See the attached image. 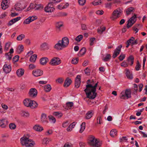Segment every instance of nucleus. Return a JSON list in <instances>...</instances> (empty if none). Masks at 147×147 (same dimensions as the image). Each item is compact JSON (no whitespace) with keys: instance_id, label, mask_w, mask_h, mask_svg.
I'll return each mask as SVG.
<instances>
[{"instance_id":"nucleus-36","label":"nucleus","mask_w":147,"mask_h":147,"mask_svg":"<svg viewBox=\"0 0 147 147\" xmlns=\"http://www.w3.org/2000/svg\"><path fill=\"white\" fill-rule=\"evenodd\" d=\"M63 25V23L61 21L57 22L56 23L55 26L59 30H60V28Z\"/></svg>"},{"instance_id":"nucleus-7","label":"nucleus","mask_w":147,"mask_h":147,"mask_svg":"<svg viewBox=\"0 0 147 147\" xmlns=\"http://www.w3.org/2000/svg\"><path fill=\"white\" fill-rule=\"evenodd\" d=\"M61 63V60L58 57H54L52 58L49 63V64L55 66L58 65Z\"/></svg>"},{"instance_id":"nucleus-29","label":"nucleus","mask_w":147,"mask_h":147,"mask_svg":"<svg viewBox=\"0 0 147 147\" xmlns=\"http://www.w3.org/2000/svg\"><path fill=\"white\" fill-rule=\"evenodd\" d=\"M21 114L22 116L25 117H28L29 114L27 111H22L21 112Z\"/></svg>"},{"instance_id":"nucleus-15","label":"nucleus","mask_w":147,"mask_h":147,"mask_svg":"<svg viewBox=\"0 0 147 147\" xmlns=\"http://www.w3.org/2000/svg\"><path fill=\"white\" fill-rule=\"evenodd\" d=\"M41 122L42 123H48L46 114L44 113H42L41 117Z\"/></svg>"},{"instance_id":"nucleus-27","label":"nucleus","mask_w":147,"mask_h":147,"mask_svg":"<svg viewBox=\"0 0 147 147\" xmlns=\"http://www.w3.org/2000/svg\"><path fill=\"white\" fill-rule=\"evenodd\" d=\"M111 56L110 54H107L102 59V60L105 62L111 59Z\"/></svg>"},{"instance_id":"nucleus-20","label":"nucleus","mask_w":147,"mask_h":147,"mask_svg":"<svg viewBox=\"0 0 147 147\" xmlns=\"http://www.w3.org/2000/svg\"><path fill=\"white\" fill-rule=\"evenodd\" d=\"M7 3L8 1H7L4 0L3 1L1 4V6L3 9L5 10L7 8L8 6Z\"/></svg>"},{"instance_id":"nucleus-62","label":"nucleus","mask_w":147,"mask_h":147,"mask_svg":"<svg viewBox=\"0 0 147 147\" xmlns=\"http://www.w3.org/2000/svg\"><path fill=\"white\" fill-rule=\"evenodd\" d=\"M10 46V44L9 43H7L5 44V50L7 51Z\"/></svg>"},{"instance_id":"nucleus-22","label":"nucleus","mask_w":147,"mask_h":147,"mask_svg":"<svg viewBox=\"0 0 147 147\" xmlns=\"http://www.w3.org/2000/svg\"><path fill=\"white\" fill-rule=\"evenodd\" d=\"M31 101V100L28 98H26L24 100L23 102L25 106L27 107H30Z\"/></svg>"},{"instance_id":"nucleus-54","label":"nucleus","mask_w":147,"mask_h":147,"mask_svg":"<svg viewBox=\"0 0 147 147\" xmlns=\"http://www.w3.org/2000/svg\"><path fill=\"white\" fill-rule=\"evenodd\" d=\"M125 55L123 54H121L119 57V59L120 61H122L125 58Z\"/></svg>"},{"instance_id":"nucleus-50","label":"nucleus","mask_w":147,"mask_h":147,"mask_svg":"<svg viewBox=\"0 0 147 147\" xmlns=\"http://www.w3.org/2000/svg\"><path fill=\"white\" fill-rule=\"evenodd\" d=\"M9 127L11 129H15L16 127V126L15 124L11 123L9 124Z\"/></svg>"},{"instance_id":"nucleus-1","label":"nucleus","mask_w":147,"mask_h":147,"mask_svg":"<svg viewBox=\"0 0 147 147\" xmlns=\"http://www.w3.org/2000/svg\"><path fill=\"white\" fill-rule=\"evenodd\" d=\"M97 86L98 83H96L94 86L90 84H88L86 86V88L84 91L86 92L87 98L90 99H94L95 98L97 94V93L96 92V87Z\"/></svg>"},{"instance_id":"nucleus-6","label":"nucleus","mask_w":147,"mask_h":147,"mask_svg":"<svg viewBox=\"0 0 147 147\" xmlns=\"http://www.w3.org/2000/svg\"><path fill=\"white\" fill-rule=\"evenodd\" d=\"M131 90L130 89H126L125 91H123L120 95V97L122 99H127L131 97Z\"/></svg>"},{"instance_id":"nucleus-4","label":"nucleus","mask_w":147,"mask_h":147,"mask_svg":"<svg viewBox=\"0 0 147 147\" xmlns=\"http://www.w3.org/2000/svg\"><path fill=\"white\" fill-rule=\"evenodd\" d=\"M88 143L90 145L94 147H100L102 144L99 140L93 136H90L89 137Z\"/></svg>"},{"instance_id":"nucleus-40","label":"nucleus","mask_w":147,"mask_h":147,"mask_svg":"<svg viewBox=\"0 0 147 147\" xmlns=\"http://www.w3.org/2000/svg\"><path fill=\"white\" fill-rule=\"evenodd\" d=\"M85 123L83 122L81 125V128L80 130V132L82 133L84 130L85 128Z\"/></svg>"},{"instance_id":"nucleus-30","label":"nucleus","mask_w":147,"mask_h":147,"mask_svg":"<svg viewBox=\"0 0 147 147\" xmlns=\"http://www.w3.org/2000/svg\"><path fill=\"white\" fill-rule=\"evenodd\" d=\"M20 4L17 3L15 5V9L16 11H20L22 10L24 8L23 7H20Z\"/></svg>"},{"instance_id":"nucleus-42","label":"nucleus","mask_w":147,"mask_h":147,"mask_svg":"<svg viewBox=\"0 0 147 147\" xmlns=\"http://www.w3.org/2000/svg\"><path fill=\"white\" fill-rule=\"evenodd\" d=\"M134 10V8L133 7H130L128 8L126 11V14L127 15L130 14L131 13L133 12Z\"/></svg>"},{"instance_id":"nucleus-25","label":"nucleus","mask_w":147,"mask_h":147,"mask_svg":"<svg viewBox=\"0 0 147 147\" xmlns=\"http://www.w3.org/2000/svg\"><path fill=\"white\" fill-rule=\"evenodd\" d=\"M30 103L31 104L30 105V107L32 108H35L38 106V104L37 102L34 100H31Z\"/></svg>"},{"instance_id":"nucleus-45","label":"nucleus","mask_w":147,"mask_h":147,"mask_svg":"<svg viewBox=\"0 0 147 147\" xmlns=\"http://www.w3.org/2000/svg\"><path fill=\"white\" fill-rule=\"evenodd\" d=\"M5 56L7 59H9V60L11 59L12 55L11 54H10L9 52L6 53L5 54Z\"/></svg>"},{"instance_id":"nucleus-58","label":"nucleus","mask_w":147,"mask_h":147,"mask_svg":"<svg viewBox=\"0 0 147 147\" xmlns=\"http://www.w3.org/2000/svg\"><path fill=\"white\" fill-rule=\"evenodd\" d=\"M84 71L85 74L87 75H89L90 72V70L88 67H87L85 70Z\"/></svg>"},{"instance_id":"nucleus-3","label":"nucleus","mask_w":147,"mask_h":147,"mask_svg":"<svg viewBox=\"0 0 147 147\" xmlns=\"http://www.w3.org/2000/svg\"><path fill=\"white\" fill-rule=\"evenodd\" d=\"M20 143L22 146L25 145L26 147L33 146L35 143L32 140L24 136L20 139Z\"/></svg>"},{"instance_id":"nucleus-47","label":"nucleus","mask_w":147,"mask_h":147,"mask_svg":"<svg viewBox=\"0 0 147 147\" xmlns=\"http://www.w3.org/2000/svg\"><path fill=\"white\" fill-rule=\"evenodd\" d=\"M141 67L139 61H137L136 63V65L135 67V69L136 71H138Z\"/></svg>"},{"instance_id":"nucleus-11","label":"nucleus","mask_w":147,"mask_h":147,"mask_svg":"<svg viewBox=\"0 0 147 147\" xmlns=\"http://www.w3.org/2000/svg\"><path fill=\"white\" fill-rule=\"evenodd\" d=\"M32 74L34 76L38 77L42 75L43 71L40 69H36L32 71Z\"/></svg>"},{"instance_id":"nucleus-33","label":"nucleus","mask_w":147,"mask_h":147,"mask_svg":"<svg viewBox=\"0 0 147 147\" xmlns=\"http://www.w3.org/2000/svg\"><path fill=\"white\" fill-rule=\"evenodd\" d=\"M37 57V55H33L31 56L30 59V60L31 62L34 63Z\"/></svg>"},{"instance_id":"nucleus-5","label":"nucleus","mask_w":147,"mask_h":147,"mask_svg":"<svg viewBox=\"0 0 147 147\" xmlns=\"http://www.w3.org/2000/svg\"><path fill=\"white\" fill-rule=\"evenodd\" d=\"M136 18V15L134 14V16L130 18L128 21L127 26H124L122 29V31L123 33H124L126 31V28H129L131 27L133 25L135 22Z\"/></svg>"},{"instance_id":"nucleus-14","label":"nucleus","mask_w":147,"mask_h":147,"mask_svg":"<svg viewBox=\"0 0 147 147\" xmlns=\"http://www.w3.org/2000/svg\"><path fill=\"white\" fill-rule=\"evenodd\" d=\"M121 12L117 10H114L113 13V17L114 18H117L120 16V14Z\"/></svg>"},{"instance_id":"nucleus-60","label":"nucleus","mask_w":147,"mask_h":147,"mask_svg":"<svg viewBox=\"0 0 147 147\" xmlns=\"http://www.w3.org/2000/svg\"><path fill=\"white\" fill-rule=\"evenodd\" d=\"M121 65L122 67H127L128 64L125 61H124L121 63Z\"/></svg>"},{"instance_id":"nucleus-24","label":"nucleus","mask_w":147,"mask_h":147,"mask_svg":"<svg viewBox=\"0 0 147 147\" xmlns=\"http://www.w3.org/2000/svg\"><path fill=\"white\" fill-rule=\"evenodd\" d=\"M34 129L37 131H40L43 130L42 127L39 125H36L33 127Z\"/></svg>"},{"instance_id":"nucleus-18","label":"nucleus","mask_w":147,"mask_h":147,"mask_svg":"<svg viewBox=\"0 0 147 147\" xmlns=\"http://www.w3.org/2000/svg\"><path fill=\"white\" fill-rule=\"evenodd\" d=\"M41 49L42 50H47L49 49L48 44L46 42L42 43L40 46Z\"/></svg>"},{"instance_id":"nucleus-21","label":"nucleus","mask_w":147,"mask_h":147,"mask_svg":"<svg viewBox=\"0 0 147 147\" xmlns=\"http://www.w3.org/2000/svg\"><path fill=\"white\" fill-rule=\"evenodd\" d=\"M126 75L127 78L129 79H132L133 78V75L131 73H130L128 69H126Z\"/></svg>"},{"instance_id":"nucleus-57","label":"nucleus","mask_w":147,"mask_h":147,"mask_svg":"<svg viewBox=\"0 0 147 147\" xmlns=\"http://www.w3.org/2000/svg\"><path fill=\"white\" fill-rule=\"evenodd\" d=\"M49 139L47 138H44L43 140V143L46 144H48L49 142Z\"/></svg>"},{"instance_id":"nucleus-16","label":"nucleus","mask_w":147,"mask_h":147,"mask_svg":"<svg viewBox=\"0 0 147 147\" xmlns=\"http://www.w3.org/2000/svg\"><path fill=\"white\" fill-rule=\"evenodd\" d=\"M94 114L93 111H90L88 112L86 115L85 118L86 119H90L92 116Z\"/></svg>"},{"instance_id":"nucleus-64","label":"nucleus","mask_w":147,"mask_h":147,"mask_svg":"<svg viewBox=\"0 0 147 147\" xmlns=\"http://www.w3.org/2000/svg\"><path fill=\"white\" fill-rule=\"evenodd\" d=\"M95 38H90V45H92L94 44V41L95 40Z\"/></svg>"},{"instance_id":"nucleus-34","label":"nucleus","mask_w":147,"mask_h":147,"mask_svg":"<svg viewBox=\"0 0 147 147\" xmlns=\"http://www.w3.org/2000/svg\"><path fill=\"white\" fill-rule=\"evenodd\" d=\"M51 89V88L50 84H48L45 86L44 87V90L46 92H49Z\"/></svg>"},{"instance_id":"nucleus-48","label":"nucleus","mask_w":147,"mask_h":147,"mask_svg":"<svg viewBox=\"0 0 147 147\" xmlns=\"http://www.w3.org/2000/svg\"><path fill=\"white\" fill-rule=\"evenodd\" d=\"M66 105L68 109H71L73 106V103L72 102H68L66 103Z\"/></svg>"},{"instance_id":"nucleus-12","label":"nucleus","mask_w":147,"mask_h":147,"mask_svg":"<svg viewBox=\"0 0 147 147\" xmlns=\"http://www.w3.org/2000/svg\"><path fill=\"white\" fill-rule=\"evenodd\" d=\"M3 69V71L6 73H9L11 70V67L10 65H7V64H5L4 65Z\"/></svg>"},{"instance_id":"nucleus-61","label":"nucleus","mask_w":147,"mask_h":147,"mask_svg":"<svg viewBox=\"0 0 147 147\" xmlns=\"http://www.w3.org/2000/svg\"><path fill=\"white\" fill-rule=\"evenodd\" d=\"M29 67L30 69H33L36 68V66L34 64H31L29 65Z\"/></svg>"},{"instance_id":"nucleus-19","label":"nucleus","mask_w":147,"mask_h":147,"mask_svg":"<svg viewBox=\"0 0 147 147\" xmlns=\"http://www.w3.org/2000/svg\"><path fill=\"white\" fill-rule=\"evenodd\" d=\"M134 40L135 38L133 37H131V38L128 40L126 42V44H127L126 47L127 48H128L130 44H131L132 46V43Z\"/></svg>"},{"instance_id":"nucleus-51","label":"nucleus","mask_w":147,"mask_h":147,"mask_svg":"<svg viewBox=\"0 0 147 147\" xmlns=\"http://www.w3.org/2000/svg\"><path fill=\"white\" fill-rule=\"evenodd\" d=\"M86 2V0H78V3L81 5H84Z\"/></svg>"},{"instance_id":"nucleus-59","label":"nucleus","mask_w":147,"mask_h":147,"mask_svg":"<svg viewBox=\"0 0 147 147\" xmlns=\"http://www.w3.org/2000/svg\"><path fill=\"white\" fill-rule=\"evenodd\" d=\"M64 81V79L62 78H59L56 80V82L57 83H62Z\"/></svg>"},{"instance_id":"nucleus-39","label":"nucleus","mask_w":147,"mask_h":147,"mask_svg":"<svg viewBox=\"0 0 147 147\" xmlns=\"http://www.w3.org/2000/svg\"><path fill=\"white\" fill-rule=\"evenodd\" d=\"M36 5V4H34L32 3H30L29 7L27 9V11H29L30 9H35Z\"/></svg>"},{"instance_id":"nucleus-53","label":"nucleus","mask_w":147,"mask_h":147,"mask_svg":"<svg viewBox=\"0 0 147 147\" xmlns=\"http://www.w3.org/2000/svg\"><path fill=\"white\" fill-rule=\"evenodd\" d=\"M19 57L18 55H16L13 58V62H15L18 61L19 59Z\"/></svg>"},{"instance_id":"nucleus-9","label":"nucleus","mask_w":147,"mask_h":147,"mask_svg":"<svg viewBox=\"0 0 147 147\" xmlns=\"http://www.w3.org/2000/svg\"><path fill=\"white\" fill-rule=\"evenodd\" d=\"M54 9V6L49 2L45 8V10L47 12H51L53 11Z\"/></svg>"},{"instance_id":"nucleus-43","label":"nucleus","mask_w":147,"mask_h":147,"mask_svg":"<svg viewBox=\"0 0 147 147\" xmlns=\"http://www.w3.org/2000/svg\"><path fill=\"white\" fill-rule=\"evenodd\" d=\"M43 6L41 4L36 5L35 10H41L42 9Z\"/></svg>"},{"instance_id":"nucleus-26","label":"nucleus","mask_w":147,"mask_h":147,"mask_svg":"<svg viewBox=\"0 0 147 147\" xmlns=\"http://www.w3.org/2000/svg\"><path fill=\"white\" fill-rule=\"evenodd\" d=\"M117 134V131L115 129H113L111 130L110 135L112 137L116 136Z\"/></svg>"},{"instance_id":"nucleus-46","label":"nucleus","mask_w":147,"mask_h":147,"mask_svg":"<svg viewBox=\"0 0 147 147\" xmlns=\"http://www.w3.org/2000/svg\"><path fill=\"white\" fill-rule=\"evenodd\" d=\"M82 35H80L76 37L75 40L78 42H80L82 39Z\"/></svg>"},{"instance_id":"nucleus-10","label":"nucleus","mask_w":147,"mask_h":147,"mask_svg":"<svg viewBox=\"0 0 147 147\" xmlns=\"http://www.w3.org/2000/svg\"><path fill=\"white\" fill-rule=\"evenodd\" d=\"M122 46L121 45H120L117 47L114 50V52L112 56L113 58H115L119 54L121 51V49Z\"/></svg>"},{"instance_id":"nucleus-49","label":"nucleus","mask_w":147,"mask_h":147,"mask_svg":"<svg viewBox=\"0 0 147 147\" xmlns=\"http://www.w3.org/2000/svg\"><path fill=\"white\" fill-rule=\"evenodd\" d=\"M75 83H81L80 81V76L79 75H78L76 78Z\"/></svg>"},{"instance_id":"nucleus-32","label":"nucleus","mask_w":147,"mask_h":147,"mask_svg":"<svg viewBox=\"0 0 147 147\" xmlns=\"http://www.w3.org/2000/svg\"><path fill=\"white\" fill-rule=\"evenodd\" d=\"M49 121L51 123H55L56 121L55 118L54 117L51 115H50L48 117Z\"/></svg>"},{"instance_id":"nucleus-41","label":"nucleus","mask_w":147,"mask_h":147,"mask_svg":"<svg viewBox=\"0 0 147 147\" xmlns=\"http://www.w3.org/2000/svg\"><path fill=\"white\" fill-rule=\"evenodd\" d=\"M24 47L23 45H21L19 46L18 47V49L17 50V52L19 54L23 50Z\"/></svg>"},{"instance_id":"nucleus-31","label":"nucleus","mask_w":147,"mask_h":147,"mask_svg":"<svg viewBox=\"0 0 147 147\" xmlns=\"http://www.w3.org/2000/svg\"><path fill=\"white\" fill-rule=\"evenodd\" d=\"M53 114L58 118H61L63 115V114L62 113L58 112H54L53 113Z\"/></svg>"},{"instance_id":"nucleus-23","label":"nucleus","mask_w":147,"mask_h":147,"mask_svg":"<svg viewBox=\"0 0 147 147\" xmlns=\"http://www.w3.org/2000/svg\"><path fill=\"white\" fill-rule=\"evenodd\" d=\"M24 70L21 68L18 69L16 72L17 76L19 77L22 76L24 74Z\"/></svg>"},{"instance_id":"nucleus-38","label":"nucleus","mask_w":147,"mask_h":147,"mask_svg":"<svg viewBox=\"0 0 147 147\" xmlns=\"http://www.w3.org/2000/svg\"><path fill=\"white\" fill-rule=\"evenodd\" d=\"M25 37V35L23 34H22L18 35L16 38V39L18 41H21L23 39H24Z\"/></svg>"},{"instance_id":"nucleus-55","label":"nucleus","mask_w":147,"mask_h":147,"mask_svg":"<svg viewBox=\"0 0 147 147\" xmlns=\"http://www.w3.org/2000/svg\"><path fill=\"white\" fill-rule=\"evenodd\" d=\"M134 89L135 91L133 92V93L135 94H136L137 91L138 90V86L135 84H134Z\"/></svg>"},{"instance_id":"nucleus-28","label":"nucleus","mask_w":147,"mask_h":147,"mask_svg":"<svg viewBox=\"0 0 147 147\" xmlns=\"http://www.w3.org/2000/svg\"><path fill=\"white\" fill-rule=\"evenodd\" d=\"M134 58L133 56L131 55L128 57L127 60L129 63H130V61H131V64H130L131 65H132L134 63Z\"/></svg>"},{"instance_id":"nucleus-17","label":"nucleus","mask_w":147,"mask_h":147,"mask_svg":"<svg viewBox=\"0 0 147 147\" xmlns=\"http://www.w3.org/2000/svg\"><path fill=\"white\" fill-rule=\"evenodd\" d=\"M48 61L49 59L47 58L44 57H42L40 59V62L41 65H44L46 64Z\"/></svg>"},{"instance_id":"nucleus-52","label":"nucleus","mask_w":147,"mask_h":147,"mask_svg":"<svg viewBox=\"0 0 147 147\" xmlns=\"http://www.w3.org/2000/svg\"><path fill=\"white\" fill-rule=\"evenodd\" d=\"M78 61V58H73L72 59L71 63L74 64H77Z\"/></svg>"},{"instance_id":"nucleus-37","label":"nucleus","mask_w":147,"mask_h":147,"mask_svg":"<svg viewBox=\"0 0 147 147\" xmlns=\"http://www.w3.org/2000/svg\"><path fill=\"white\" fill-rule=\"evenodd\" d=\"M105 30V27H100L97 30V32L99 34H101Z\"/></svg>"},{"instance_id":"nucleus-8","label":"nucleus","mask_w":147,"mask_h":147,"mask_svg":"<svg viewBox=\"0 0 147 147\" xmlns=\"http://www.w3.org/2000/svg\"><path fill=\"white\" fill-rule=\"evenodd\" d=\"M37 90L35 88H33L30 89L28 94L30 97L34 98L37 96Z\"/></svg>"},{"instance_id":"nucleus-2","label":"nucleus","mask_w":147,"mask_h":147,"mask_svg":"<svg viewBox=\"0 0 147 147\" xmlns=\"http://www.w3.org/2000/svg\"><path fill=\"white\" fill-rule=\"evenodd\" d=\"M69 43L68 38L67 37L63 38L61 40H59L54 46V48L57 50H61L67 47Z\"/></svg>"},{"instance_id":"nucleus-56","label":"nucleus","mask_w":147,"mask_h":147,"mask_svg":"<svg viewBox=\"0 0 147 147\" xmlns=\"http://www.w3.org/2000/svg\"><path fill=\"white\" fill-rule=\"evenodd\" d=\"M31 22V21L29 17L26 19L23 22L24 24H29L30 22Z\"/></svg>"},{"instance_id":"nucleus-13","label":"nucleus","mask_w":147,"mask_h":147,"mask_svg":"<svg viewBox=\"0 0 147 147\" xmlns=\"http://www.w3.org/2000/svg\"><path fill=\"white\" fill-rule=\"evenodd\" d=\"M8 123L7 120L5 119L0 120V126L2 128H5Z\"/></svg>"},{"instance_id":"nucleus-63","label":"nucleus","mask_w":147,"mask_h":147,"mask_svg":"<svg viewBox=\"0 0 147 147\" xmlns=\"http://www.w3.org/2000/svg\"><path fill=\"white\" fill-rule=\"evenodd\" d=\"M127 139L126 137H122L121 138L119 139V141L120 142H122L124 141H127Z\"/></svg>"},{"instance_id":"nucleus-35","label":"nucleus","mask_w":147,"mask_h":147,"mask_svg":"<svg viewBox=\"0 0 147 147\" xmlns=\"http://www.w3.org/2000/svg\"><path fill=\"white\" fill-rule=\"evenodd\" d=\"M62 0H49V3L55 6L57 3L60 2Z\"/></svg>"},{"instance_id":"nucleus-44","label":"nucleus","mask_w":147,"mask_h":147,"mask_svg":"<svg viewBox=\"0 0 147 147\" xmlns=\"http://www.w3.org/2000/svg\"><path fill=\"white\" fill-rule=\"evenodd\" d=\"M86 51V49L85 47H83L80 51V54L82 55H84Z\"/></svg>"}]
</instances>
